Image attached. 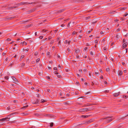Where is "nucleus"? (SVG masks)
I'll use <instances>...</instances> for the list:
<instances>
[{
	"mask_svg": "<svg viewBox=\"0 0 128 128\" xmlns=\"http://www.w3.org/2000/svg\"><path fill=\"white\" fill-rule=\"evenodd\" d=\"M16 112H14L13 113H12V114H10L9 115H8V117L3 118H2L1 119H0V121H4V120H6V121H9L10 118V117L12 116H13L14 114H16Z\"/></svg>",
	"mask_w": 128,
	"mask_h": 128,
	"instance_id": "f257e3e1",
	"label": "nucleus"
},
{
	"mask_svg": "<svg viewBox=\"0 0 128 128\" xmlns=\"http://www.w3.org/2000/svg\"><path fill=\"white\" fill-rule=\"evenodd\" d=\"M114 118L112 117V116H106V117L103 118L102 119V120L104 119H106V123H108L112 120Z\"/></svg>",
	"mask_w": 128,
	"mask_h": 128,
	"instance_id": "f03ea898",
	"label": "nucleus"
},
{
	"mask_svg": "<svg viewBox=\"0 0 128 128\" xmlns=\"http://www.w3.org/2000/svg\"><path fill=\"white\" fill-rule=\"evenodd\" d=\"M92 110L91 108H83L80 110V111L81 112H84L85 111H90Z\"/></svg>",
	"mask_w": 128,
	"mask_h": 128,
	"instance_id": "7ed1b4c3",
	"label": "nucleus"
},
{
	"mask_svg": "<svg viewBox=\"0 0 128 128\" xmlns=\"http://www.w3.org/2000/svg\"><path fill=\"white\" fill-rule=\"evenodd\" d=\"M36 10V8H33L31 10H29L27 11V13L30 14L32 12H34Z\"/></svg>",
	"mask_w": 128,
	"mask_h": 128,
	"instance_id": "20e7f679",
	"label": "nucleus"
},
{
	"mask_svg": "<svg viewBox=\"0 0 128 128\" xmlns=\"http://www.w3.org/2000/svg\"><path fill=\"white\" fill-rule=\"evenodd\" d=\"M12 78L14 81V82L15 83L17 84L18 82L17 80L15 77L13 76H12Z\"/></svg>",
	"mask_w": 128,
	"mask_h": 128,
	"instance_id": "39448f33",
	"label": "nucleus"
},
{
	"mask_svg": "<svg viewBox=\"0 0 128 128\" xmlns=\"http://www.w3.org/2000/svg\"><path fill=\"white\" fill-rule=\"evenodd\" d=\"M128 45V43L126 42L124 43L123 45V48H126L127 46Z\"/></svg>",
	"mask_w": 128,
	"mask_h": 128,
	"instance_id": "423d86ee",
	"label": "nucleus"
},
{
	"mask_svg": "<svg viewBox=\"0 0 128 128\" xmlns=\"http://www.w3.org/2000/svg\"><path fill=\"white\" fill-rule=\"evenodd\" d=\"M93 121L92 119H90L88 120V121L86 122V124H88L90 123Z\"/></svg>",
	"mask_w": 128,
	"mask_h": 128,
	"instance_id": "0eeeda50",
	"label": "nucleus"
},
{
	"mask_svg": "<svg viewBox=\"0 0 128 128\" xmlns=\"http://www.w3.org/2000/svg\"><path fill=\"white\" fill-rule=\"evenodd\" d=\"M65 9H63L61 10H58L57 12L58 13H61L62 12H63L64 10Z\"/></svg>",
	"mask_w": 128,
	"mask_h": 128,
	"instance_id": "6e6552de",
	"label": "nucleus"
},
{
	"mask_svg": "<svg viewBox=\"0 0 128 128\" xmlns=\"http://www.w3.org/2000/svg\"><path fill=\"white\" fill-rule=\"evenodd\" d=\"M25 4V3L24 2H21L20 3H18L16 5H18V6H20L23 5H24Z\"/></svg>",
	"mask_w": 128,
	"mask_h": 128,
	"instance_id": "1a4fd4ad",
	"label": "nucleus"
},
{
	"mask_svg": "<svg viewBox=\"0 0 128 128\" xmlns=\"http://www.w3.org/2000/svg\"><path fill=\"white\" fill-rule=\"evenodd\" d=\"M16 16H13L9 18H7V20H11L13 19L14 18H16Z\"/></svg>",
	"mask_w": 128,
	"mask_h": 128,
	"instance_id": "9d476101",
	"label": "nucleus"
},
{
	"mask_svg": "<svg viewBox=\"0 0 128 128\" xmlns=\"http://www.w3.org/2000/svg\"><path fill=\"white\" fill-rule=\"evenodd\" d=\"M39 102V100H36L35 102H33V104H38Z\"/></svg>",
	"mask_w": 128,
	"mask_h": 128,
	"instance_id": "9b49d317",
	"label": "nucleus"
},
{
	"mask_svg": "<svg viewBox=\"0 0 128 128\" xmlns=\"http://www.w3.org/2000/svg\"><path fill=\"white\" fill-rule=\"evenodd\" d=\"M113 95L114 97H117L119 96V94L116 93L113 94Z\"/></svg>",
	"mask_w": 128,
	"mask_h": 128,
	"instance_id": "f8f14e48",
	"label": "nucleus"
},
{
	"mask_svg": "<svg viewBox=\"0 0 128 128\" xmlns=\"http://www.w3.org/2000/svg\"><path fill=\"white\" fill-rule=\"evenodd\" d=\"M28 20H26V21H21L19 22V23L20 24H24V23L28 21Z\"/></svg>",
	"mask_w": 128,
	"mask_h": 128,
	"instance_id": "ddd939ff",
	"label": "nucleus"
},
{
	"mask_svg": "<svg viewBox=\"0 0 128 128\" xmlns=\"http://www.w3.org/2000/svg\"><path fill=\"white\" fill-rule=\"evenodd\" d=\"M18 5H17V6H11L10 7L8 8H10L11 9H12L14 8H16L18 7Z\"/></svg>",
	"mask_w": 128,
	"mask_h": 128,
	"instance_id": "4468645a",
	"label": "nucleus"
},
{
	"mask_svg": "<svg viewBox=\"0 0 128 128\" xmlns=\"http://www.w3.org/2000/svg\"><path fill=\"white\" fill-rule=\"evenodd\" d=\"M22 114L23 116H27L28 114V113L26 112H22Z\"/></svg>",
	"mask_w": 128,
	"mask_h": 128,
	"instance_id": "2eb2a0df",
	"label": "nucleus"
},
{
	"mask_svg": "<svg viewBox=\"0 0 128 128\" xmlns=\"http://www.w3.org/2000/svg\"><path fill=\"white\" fill-rule=\"evenodd\" d=\"M90 116V115H86V116H81L82 118H86L89 117Z\"/></svg>",
	"mask_w": 128,
	"mask_h": 128,
	"instance_id": "dca6fc26",
	"label": "nucleus"
},
{
	"mask_svg": "<svg viewBox=\"0 0 128 128\" xmlns=\"http://www.w3.org/2000/svg\"><path fill=\"white\" fill-rule=\"evenodd\" d=\"M122 71H119L118 72V74L119 75L121 76L122 75Z\"/></svg>",
	"mask_w": 128,
	"mask_h": 128,
	"instance_id": "f3484780",
	"label": "nucleus"
},
{
	"mask_svg": "<svg viewBox=\"0 0 128 128\" xmlns=\"http://www.w3.org/2000/svg\"><path fill=\"white\" fill-rule=\"evenodd\" d=\"M93 29H92L90 30L89 31H87L86 32V33L88 34H90V33L92 32Z\"/></svg>",
	"mask_w": 128,
	"mask_h": 128,
	"instance_id": "a211bd4d",
	"label": "nucleus"
},
{
	"mask_svg": "<svg viewBox=\"0 0 128 128\" xmlns=\"http://www.w3.org/2000/svg\"><path fill=\"white\" fill-rule=\"evenodd\" d=\"M24 57V55H22L21 56H20V61H21L22 60V59Z\"/></svg>",
	"mask_w": 128,
	"mask_h": 128,
	"instance_id": "6ab92c4d",
	"label": "nucleus"
},
{
	"mask_svg": "<svg viewBox=\"0 0 128 128\" xmlns=\"http://www.w3.org/2000/svg\"><path fill=\"white\" fill-rule=\"evenodd\" d=\"M64 104H70V103L68 101L64 102Z\"/></svg>",
	"mask_w": 128,
	"mask_h": 128,
	"instance_id": "aec40b11",
	"label": "nucleus"
},
{
	"mask_svg": "<svg viewBox=\"0 0 128 128\" xmlns=\"http://www.w3.org/2000/svg\"><path fill=\"white\" fill-rule=\"evenodd\" d=\"M75 50L76 53H78L79 52V49H75Z\"/></svg>",
	"mask_w": 128,
	"mask_h": 128,
	"instance_id": "412c9836",
	"label": "nucleus"
},
{
	"mask_svg": "<svg viewBox=\"0 0 128 128\" xmlns=\"http://www.w3.org/2000/svg\"><path fill=\"white\" fill-rule=\"evenodd\" d=\"M128 98V96H127L123 95L122 96V98H123L126 99V98Z\"/></svg>",
	"mask_w": 128,
	"mask_h": 128,
	"instance_id": "4be33fe9",
	"label": "nucleus"
},
{
	"mask_svg": "<svg viewBox=\"0 0 128 128\" xmlns=\"http://www.w3.org/2000/svg\"><path fill=\"white\" fill-rule=\"evenodd\" d=\"M28 106V105H27L26 106H23L22 108L23 109H25L27 108Z\"/></svg>",
	"mask_w": 128,
	"mask_h": 128,
	"instance_id": "5701e85b",
	"label": "nucleus"
},
{
	"mask_svg": "<svg viewBox=\"0 0 128 128\" xmlns=\"http://www.w3.org/2000/svg\"><path fill=\"white\" fill-rule=\"evenodd\" d=\"M4 78L6 80H8L9 78V77L8 76H6L4 77Z\"/></svg>",
	"mask_w": 128,
	"mask_h": 128,
	"instance_id": "b1692460",
	"label": "nucleus"
},
{
	"mask_svg": "<svg viewBox=\"0 0 128 128\" xmlns=\"http://www.w3.org/2000/svg\"><path fill=\"white\" fill-rule=\"evenodd\" d=\"M116 12V11H112V12H111L109 13V14H114V12Z\"/></svg>",
	"mask_w": 128,
	"mask_h": 128,
	"instance_id": "393cba45",
	"label": "nucleus"
},
{
	"mask_svg": "<svg viewBox=\"0 0 128 128\" xmlns=\"http://www.w3.org/2000/svg\"><path fill=\"white\" fill-rule=\"evenodd\" d=\"M54 125V123L53 122H51L50 123V126L51 127H52Z\"/></svg>",
	"mask_w": 128,
	"mask_h": 128,
	"instance_id": "a878e982",
	"label": "nucleus"
},
{
	"mask_svg": "<svg viewBox=\"0 0 128 128\" xmlns=\"http://www.w3.org/2000/svg\"><path fill=\"white\" fill-rule=\"evenodd\" d=\"M38 52H35L34 54V55H35L36 56L38 54Z\"/></svg>",
	"mask_w": 128,
	"mask_h": 128,
	"instance_id": "bb28decb",
	"label": "nucleus"
},
{
	"mask_svg": "<svg viewBox=\"0 0 128 128\" xmlns=\"http://www.w3.org/2000/svg\"><path fill=\"white\" fill-rule=\"evenodd\" d=\"M90 55L92 56H94V54L92 53V52L91 51L90 52Z\"/></svg>",
	"mask_w": 128,
	"mask_h": 128,
	"instance_id": "cd10ccee",
	"label": "nucleus"
},
{
	"mask_svg": "<svg viewBox=\"0 0 128 128\" xmlns=\"http://www.w3.org/2000/svg\"><path fill=\"white\" fill-rule=\"evenodd\" d=\"M40 60V58H38L36 60V62L37 63Z\"/></svg>",
	"mask_w": 128,
	"mask_h": 128,
	"instance_id": "c85d7f7f",
	"label": "nucleus"
},
{
	"mask_svg": "<svg viewBox=\"0 0 128 128\" xmlns=\"http://www.w3.org/2000/svg\"><path fill=\"white\" fill-rule=\"evenodd\" d=\"M48 31V30H42V32H45Z\"/></svg>",
	"mask_w": 128,
	"mask_h": 128,
	"instance_id": "c756f323",
	"label": "nucleus"
},
{
	"mask_svg": "<svg viewBox=\"0 0 128 128\" xmlns=\"http://www.w3.org/2000/svg\"><path fill=\"white\" fill-rule=\"evenodd\" d=\"M25 64L24 63H22L21 65V67H22L23 66H25Z\"/></svg>",
	"mask_w": 128,
	"mask_h": 128,
	"instance_id": "7c9ffc66",
	"label": "nucleus"
},
{
	"mask_svg": "<svg viewBox=\"0 0 128 128\" xmlns=\"http://www.w3.org/2000/svg\"><path fill=\"white\" fill-rule=\"evenodd\" d=\"M95 74H96V75L98 76L99 74V73L98 72H95Z\"/></svg>",
	"mask_w": 128,
	"mask_h": 128,
	"instance_id": "2f4dec72",
	"label": "nucleus"
},
{
	"mask_svg": "<svg viewBox=\"0 0 128 128\" xmlns=\"http://www.w3.org/2000/svg\"><path fill=\"white\" fill-rule=\"evenodd\" d=\"M110 70V68H106V72H108Z\"/></svg>",
	"mask_w": 128,
	"mask_h": 128,
	"instance_id": "473e14b6",
	"label": "nucleus"
},
{
	"mask_svg": "<svg viewBox=\"0 0 128 128\" xmlns=\"http://www.w3.org/2000/svg\"><path fill=\"white\" fill-rule=\"evenodd\" d=\"M51 91L50 90L48 89L47 90V92H48L49 93H50L51 92Z\"/></svg>",
	"mask_w": 128,
	"mask_h": 128,
	"instance_id": "72a5a7b5",
	"label": "nucleus"
},
{
	"mask_svg": "<svg viewBox=\"0 0 128 128\" xmlns=\"http://www.w3.org/2000/svg\"><path fill=\"white\" fill-rule=\"evenodd\" d=\"M41 102H42L44 103L45 102V101L44 100L42 99L41 100Z\"/></svg>",
	"mask_w": 128,
	"mask_h": 128,
	"instance_id": "f704fd0d",
	"label": "nucleus"
},
{
	"mask_svg": "<svg viewBox=\"0 0 128 128\" xmlns=\"http://www.w3.org/2000/svg\"><path fill=\"white\" fill-rule=\"evenodd\" d=\"M90 18V16H88V17H86V20H87L89 19Z\"/></svg>",
	"mask_w": 128,
	"mask_h": 128,
	"instance_id": "c9c22d12",
	"label": "nucleus"
},
{
	"mask_svg": "<svg viewBox=\"0 0 128 128\" xmlns=\"http://www.w3.org/2000/svg\"><path fill=\"white\" fill-rule=\"evenodd\" d=\"M77 32H76L74 31L73 32L72 34H77Z\"/></svg>",
	"mask_w": 128,
	"mask_h": 128,
	"instance_id": "e433bc0d",
	"label": "nucleus"
},
{
	"mask_svg": "<svg viewBox=\"0 0 128 128\" xmlns=\"http://www.w3.org/2000/svg\"><path fill=\"white\" fill-rule=\"evenodd\" d=\"M120 28H118V29L117 30H116V32H118L119 31H120Z\"/></svg>",
	"mask_w": 128,
	"mask_h": 128,
	"instance_id": "4c0bfd02",
	"label": "nucleus"
},
{
	"mask_svg": "<svg viewBox=\"0 0 128 128\" xmlns=\"http://www.w3.org/2000/svg\"><path fill=\"white\" fill-rule=\"evenodd\" d=\"M60 41H59L58 43V46H59V45H61Z\"/></svg>",
	"mask_w": 128,
	"mask_h": 128,
	"instance_id": "58836bf2",
	"label": "nucleus"
},
{
	"mask_svg": "<svg viewBox=\"0 0 128 128\" xmlns=\"http://www.w3.org/2000/svg\"><path fill=\"white\" fill-rule=\"evenodd\" d=\"M43 36H40L39 37V38H40V39H42V38H43Z\"/></svg>",
	"mask_w": 128,
	"mask_h": 128,
	"instance_id": "ea45409f",
	"label": "nucleus"
},
{
	"mask_svg": "<svg viewBox=\"0 0 128 128\" xmlns=\"http://www.w3.org/2000/svg\"><path fill=\"white\" fill-rule=\"evenodd\" d=\"M126 8H127V7H125L122 8V9L123 10H125L126 9Z\"/></svg>",
	"mask_w": 128,
	"mask_h": 128,
	"instance_id": "a19ab883",
	"label": "nucleus"
},
{
	"mask_svg": "<svg viewBox=\"0 0 128 128\" xmlns=\"http://www.w3.org/2000/svg\"><path fill=\"white\" fill-rule=\"evenodd\" d=\"M54 73L55 74H58V73L56 71H55L54 72Z\"/></svg>",
	"mask_w": 128,
	"mask_h": 128,
	"instance_id": "79ce46f5",
	"label": "nucleus"
},
{
	"mask_svg": "<svg viewBox=\"0 0 128 128\" xmlns=\"http://www.w3.org/2000/svg\"><path fill=\"white\" fill-rule=\"evenodd\" d=\"M104 51H105L106 50V47H104L103 48Z\"/></svg>",
	"mask_w": 128,
	"mask_h": 128,
	"instance_id": "37998d69",
	"label": "nucleus"
},
{
	"mask_svg": "<svg viewBox=\"0 0 128 128\" xmlns=\"http://www.w3.org/2000/svg\"><path fill=\"white\" fill-rule=\"evenodd\" d=\"M87 49H88V48L87 47H86L84 48V50L85 51H86V50Z\"/></svg>",
	"mask_w": 128,
	"mask_h": 128,
	"instance_id": "c03bdc74",
	"label": "nucleus"
},
{
	"mask_svg": "<svg viewBox=\"0 0 128 128\" xmlns=\"http://www.w3.org/2000/svg\"><path fill=\"white\" fill-rule=\"evenodd\" d=\"M128 14L127 13V14H124L123 15V16H126L128 15Z\"/></svg>",
	"mask_w": 128,
	"mask_h": 128,
	"instance_id": "a18cd8bd",
	"label": "nucleus"
},
{
	"mask_svg": "<svg viewBox=\"0 0 128 128\" xmlns=\"http://www.w3.org/2000/svg\"><path fill=\"white\" fill-rule=\"evenodd\" d=\"M46 54H47V55H49L50 54V52H47V53H46Z\"/></svg>",
	"mask_w": 128,
	"mask_h": 128,
	"instance_id": "49530a36",
	"label": "nucleus"
},
{
	"mask_svg": "<svg viewBox=\"0 0 128 128\" xmlns=\"http://www.w3.org/2000/svg\"><path fill=\"white\" fill-rule=\"evenodd\" d=\"M54 70H57V68L56 67H54Z\"/></svg>",
	"mask_w": 128,
	"mask_h": 128,
	"instance_id": "de8ad7c7",
	"label": "nucleus"
},
{
	"mask_svg": "<svg viewBox=\"0 0 128 128\" xmlns=\"http://www.w3.org/2000/svg\"><path fill=\"white\" fill-rule=\"evenodd\" d=\"M70 23H71V22H69L68 23V26H67L68 27H69V26H70Z\"/></svg>",
	"mask_w": 128,
	"mask_h": 128,
	"instance_id": "09e8293b",
	"label": "nucleus"
},
{
	"mask_svg": "<svg viewBox=\"0 0 128 128\" xmlns=\"http://www.w3.org/2000/svg\"><path fill=\"white\" fill-rule=\"evenodd\" d=\"M95 43H96L97 44L98 42V41L97 40H95Z\"/></svg>",
	"mask_w": 128,
	"mask_h": 128,
	"instance_id": "8fccbe9b",
	"label": "nucleus"
},
{
	"mask_svg": "<svg viewBox=\"0 0 128 128\" xmlns=\"http://www.w3.org/2000/svg\"><path fill=\"white\" fill-rule=\"evenodd\" d=\"M83 71H84V72H87V70L85 68V69H84V70Z\"/></svg>",
	"mask_w": 128,
	"mask_h": 128,
	"instance_id": "3c124183",
	"label": "nucleus"
},
{
	"mask_svg": "<svg viewBox=\"0 0 128 128\" xmlns=\"http://www.w3.org/2000/svg\"><path fill=\"white\" fill-rule=\"evenodd\" d=\"M104 92H105L108 93L109 92V91L108 90H106L104 91Z\"/></svg>",
	"mask_w": 128,
	"mask_h": 128,
	"instance_id": "603ef678",
	"label": "nucleus"
},
{
	"mask_svg": "<svg viewBox=\"0 0 128 128\" xmlns=\"http://www.w3.org/2000/svg\"><path fill=\"white\" fill-rule=\"evenodd\" d=\"M13 102H14L16 103L18 102V101L16 100H14Z\"/></svg>",
	"mask_w": 128,
	"mask_h": 128,
	"instance_id": "864d4df0",
	"label": "nucleus"
},
{
	"mask_svg": "<svg viewBox=\"0 0 128 128\" xmlns=\"http://www.w3.org/2000/svg\"><path fill=\"white\" fill-rule=\"evenodd\" d=\"M62 76L60 75H58L57 76V77L58 78H60Z\"/></svg>",
	"mask_w": 128,
	"mask_h": 128,
	"instance_id": "5fc2aeb1",
	"label": "nucleus"
},
{
	"mask_svg": "<svg viewBox=\"0 0 128 128\" xmlns=\"http://www.w3.org/2000/svg\"><path fill=\"white\" fill-rule=\"evenodd\" d=\"M11 39L10 38H8L6 40H11Z\"/></svg>",
	"mask_w": 128,
	"mask_h": 128,
	"instance_id": "6e6d98bb",
	"label": "nucleus"
},
{
	"mask_svg": "<svg viewBox=\"0 0 128 128\" xmlns=\"http://www.w3.org/2000/svg\"><path fill=\"white\" fill-rule=\"evenodd\" d=\"M24 3H25V4H30V3L28 2H24Z\"/></svg>",
	"mask_w": 128,
	"mask_h": 128,
	"instance_id": "4d7b16f0",
	"label": "nucleus"
},
{
	"mask_svg": "<svg viewBox=\"0 0 128 128\" xmlns=\"http://www.w3.org/2000/svg\"><path fill=\"white\" fill-rule=\"evenodd\" d=\"M29 128H35V126H32Z\"/></svg>",
	"mask_w": 128,
	"mask_h": 128,
	"instance_id": "13d9d810",
	"label": "nucleus"
},
{
	"mask_svg": "<svg viewBox=\"0 0 128 128\" xmlns=\"http://www.w3.org/2000/svg\"><path fill=\"white\" fill-rule=\"evenodd\" d=\"M122 64L124 66L125 64V63L124 62H122Z\"/></svg>",
	"mask_w": 128,
	"mask_h": 128,
	"instance_id": "bf43d9fd",
	"label": "nucleus"
},
{
	"mask_svg": "<svg viewBox=\"0 0 128 128\" xmlns=\"http://www.w3.org/2000/svg\"><path fill=\"white\" fill-rule=\"evenodd\" d=\"M46 78L48 79H50V77L49 76H46Z\"/></svg>",
	"mask_w": 128,
	"mask_h": 128,
	"instance_id": "052dcab7",
	"label": "nucleus"
},
{
	"mask_svg": "<svg viewBox=\"0 0 128 128\" xmlns=\"http://www.w3.org/2000/svg\"><path fill=\"white\" fill-rule=\"evenodd\" d=\"M52 38L50 36L48 38V40H49L50 39H51Z\"/></svg>",
	"mask_w": 128,
	"mask_h": 128,
	"instance_id": "680f3d73",
	"label": "nucleus"
},
{
	"mask_svg": "<svg viewBox=\"0 0 128 128\" xmlns=\"http://www.w3.org/2000/svg\"><path fill=\"white\" fill-rule=\"evenodd\" d=\"M65 26V25L64 24H62L61 25V26L62 27H63Z\"/></svg>",
	"mask_w": 128,
	"mask_h": 128,
	"instance_id": "e2e57ef3",
	"label": "nucleus"
},
{
	"mask_svg": "<svg viewBox=\"0 0 128 128\" xmlns=\"http://www.w3.org/2000/svg\"><path fill=\"white\" fill-rule=\"evenodd\" d=\"M54 42V41L53 40L51 42L50 44H53Z\"/></svg>",
	"mask_w": 128,
	"mask_h": 128,
	"instance_id": "0e129e2a",
	"label": "nucleus"
},
{
	"mask_svg": "<svg viewBox=\"0 0 128 128\" xmlns=\"http://www.w3.org/2000/svg\"><path fill=\"white\" fill-rule=\"evenodd\" d=\"M16 121L15 120H14V121H12L11 122V123H15L16 122Z\"/></svg>",
	"mask_w": 128,
	"mask_h": 128,
	"instance_id": "69168bd1",
	"label": "nucleus"
},
{
	"mask_svg": "<svg viewBox=\"0 0 128 128\" xmlns=\"http://www.w3.org/2000/svg\"><path fill=\"white\" fill-rule=\"evenodd\" d=\"M68 42V41L67 40H66L65 42V43L67 44Z\"/></svg>",
	"mask_w": 128,
	"mask_h": 128,
	"instance_id": "338daca9",
	"label": "nucleus"
},
{
	"mask_svg": "<svg viewBox=\"0 0 128 128\" xmlns=\"http://www.w3.org/2000/svg\"><path fill=\"white\" fill-rule=\"evenodd\" d=\"M79 37L80 38H82V36L81 35H80L79 36Z\"/></svg>",
	"mask_w": 128,
	"mask_h": 128,
	"instance_id": "774afa93",
	"label": "nucleus"
}]
</instances>
